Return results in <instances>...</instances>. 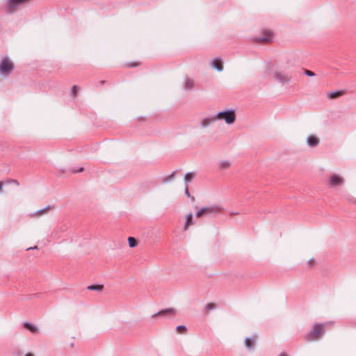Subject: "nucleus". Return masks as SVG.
<instances>
[{
	"instance_id": "f257e3e1",
	"label": "nucleus",
	"mask_w": 356,
	"mask_h": 356,
	"mask_svg": "<svg viewBox=\"0 0 356 356\" xmlns=\"http://www.w3.org/2000/svg\"><path fill=\"white\" fill-rule=\"evenodd\" d=\"M217 120H224L226 124H233L236 120V113L233 108L223 110L215 115Z\"/></svg>"
},
{
	"instance_id": "f03ea898",
	"label": "nucleus",
	"mask_w": 356,
	"mask_h": 356,
	"mask_svg": "<svg viewBox=\"0 0 356 356\" xmlns=\"http://www.w3.org/2000/svg\"><path fill=\"white\" fill-rule=\"evenodd\" d=\"M324 325L321 323L314 324L310 332L305 336V339L308 341H313L318 339L323 334Z\"/></svg>"
},
{
	"instance_id": "7ed1b4c3",
	"label": "nucleus",
	"mask_w": 356,
	"mask_h": 356,
	"mask_svg": "<svg viewBox=\"0 0 356 356\" xmlns=\"http://www.w3.org/2000/svg\"><path fill=\"white\" fill-rule=\"evenodd\" d=\"M14 65L8 57L3 58L0 63V72L2 75L8 76L13 70Z\"/></svg>"
},
{
	"instance_id": "20e7f679",
	"label": "nucleus",
	"mask_w": 356,
	"mask_h": 356,
	"mask_svg": "<svg viewBox=\"0 0 356 356\" xmlns=\"http://www.w3.org/2000/svg\"><path fill=\"white\" fill-rule=\"evenodd\" d=\"M204 216H209L211 217L215 216L216 214L220 212L222 207L219 205L213 204L208 207H202Z\"/></svg>"
},
{
	"instance_id": "39448f33",
	"label": "nucleus",
	"mask_w": 356,
	"mask_h": 356,
	"mask_svg": "<svg viewBox=\"0 0 356 356\" xmlns=\"http://www.w3.org/2000/svg\"><path fill=\"white\" fill-rule=\"evenodd\" d=\"M343 184V179L339 175L334 174L330 177L329 185L331 187H334V186H337L338 185H341Z\"/></svg>"
},
{
	"instance_id": "423d86ee",
	"label": "nucleus",
	"mask_w": 356,
	"mask_h": 356,
	"mask_svg": "<svg viewBox=\"0 0 356 356\" xmlns=\"http://www.w3.org/2000/svg\"><path fill=\"white\" fill-rule=\"evenodd\" d=\"M176 314V310L173 308H167L161 309V311H159L158 312L152 315V318H154L156 316H166L168 315H175Z\"/></svg>"
},
{
	"instance_id": "0eeeda50",
	"label": "nucleus",
	"mask_w": 356,
	"mask_h": 356,
	"mask_svg": "<svg viewBox=\"0 0 356 356\" xmlns=\"http://www.w3.org/2000/svg\"><path fill=\"white\" fill-rule=\"evenodd\" d=\"M274 77L277 81H279L283 84L288 83L291 79V76L282 74L280 72H275L274 73Z\"/></svg>"
},
{
	"instance_id": "6e6552de",
	"label": "nucleus",
	"mask_w": 356,
	"mask_h": 356,
	"mask_svg": "<svg viewBox=\"0 0 356 356\" xmlns=\"http://www.w3.org/2000/svg\"><path fill=\"white\" fill-rule=\"evenodd\" d=\"M319 138L314 135H310L307 138V144L309 147H314L319 145Z\"/></svg>"
},
{
	"instance_id": "1a4fd4ad",
	"label": "nucleus",
	"mask_w": 356,
	"mask_h": 356,
	"mask_svg": "<svg viewBox=\"0 0 356 356\" xmlns=\"http://www.w3.org/2000/svg\"><path fill=\"white\" fill-rule=\"evenodd\" d=\"M211 66L218 72L223 70L222 60L220 58H215L211 61Z\"/></svg>"
},
{
	"instance_id": "9d476101",
	"label": "nucleus",
	"mask_w": 356,
	"mask_h": 356,
	"mask_svg": "<svg viewBox=\"0 0 356 356\" xmlns=\"http://www.w3.org/2000/svg\"><path fill=\"white\" fill-rule=\"evenodd\" d=\"M216 121H217V120L216 119V116L215 115H212V116H210V117H207L204 119L202 120L201 121V126L204 128H207L208 127L210 124H211L212 123L215 122Z\"/></svg>"
},
{
	"instance_id": "9b49d317",
	"label": "nucleus",
	"mask_w": 356,
	"mask_h": 356,
	"mask_svg": "<svg viewBox=\"0 0 356 356\" xmlns=\"http://www.w3.org/2000/svg\"><path fill=\"white\" fill-rule=\"evenodd\" d=\"M28 0H7V5L8 7L9 12L11 13V9L13 8L25 3Z\"/></svg>"
},
{
	"instance_id": "f8f14e48",
	"label": "nucleus",
	"mask_w": 356,
	"mask_h": 356,
	"mask_svg": "<svg viewBox=\"0 0 356 356\" xmlns=\"http://www.w3.org/2000/svg\"><path fill=\"white\" fill-rule=\"evenodd\" d=\"M218 168L219 170H227L228 169L232 163L229 160H222L218 162Z\"/></svg>"
},
{
	"instance_id": "ddd939ff",
	"label": "nucleus",
	"mask_w": 356,
	"mask_h": 356,
	"mask_svg": "<svg viewBox=\"0 0 356 356\" xmlns=\"http://www.w3.org/2000/svg\"><path fill=\"white\" fill-rule=\"evenodd\" d=\"M194 87V81L188 77H186L184 79V89L186 90H192Z\"/></svg>"
},
{
	"instance_id": "4468645a",
	"label": "nucleus",
	"mask_w": 356,
	"mask_h": 356,
	"mask_svg": "<svg viewBox=\"0 0 356 356\" xmlns=\"http://www.w3.org/2000/svg\"><path fill=\"white\" fill-rule=\"evenodd\" d=\"M23 325L24 328L29 330L32 333L38 332V327L29 322H24Z\"/></svg>"
},
{
	"instance_id": "2eb2a0df",
	"label": "nucleus",
	"mask_w": 356,
	"mask_h": 356,
	"mask_svg": "<svg viewBox=\"0 0 356 356\" xmlns=\"http://www.w3.org/2000/svg\"><path fill=\"white\" fill-rule=\"evenodd\" d=\"M193 223V214L191 213H189L186 216V222L183 227L184 230H187L188 227L191 225Z\"/></svg>"
},
{
	"instance_id": "dca6fc26",
	"label": "nucleus",
	"mask_w": 356,
	"mask_h": 356,
	"mask_svg": "<svg viewBox=\"0 0 356 356\" xmlns=\"http://www.w3.org/2000/svg\"><path fill=\"white\" fill-rule=\"evenodd\" d=\"M343 94V90H336V91L327 93V97L329 99H334Z\"/></svg>"
},
{
	"instance_id": "f3484780",
	"label": "nucleus",
	"mask_w": 356,
	"mask_h": 356,
	"mask_svg": "<svg viewBox=\"0 0 356 356\" xmlns=\"http://www.w3.org/2000/svg\"><path fill=\"white\" fill-rule=\"evenodd\" d=\"M244 343L246 348H248L249 350H251L253 348V346L254 345V339L249 337L246 338L245 339Z\"/></svg>"
},
{
	"instance_id": "a211bd4d",
	"label": "nucleus",
	"mask_w": 356,
	"mask_h": 356,
	"mask_svg": "<svg viewBox=\"0 0 356 356\" xmlns=\"http://www.w3.org/2000/svg\"><path fill=\"white\" fill-rule=\"evenodd\" d=\"M87 289L90 291H102L104 289L103 284H91L88 286Z\"/></svg>"
},
{
	"instance_id": "6ab92c4d",
	"label": "nucleus",
	"mask_w": 356,
	"mask_h": 356,
	"mask_svg": "<svg viewBox=\"0 0 356 356\" xmlns=\"http://www.w3.org/2000/svg\"><path fill=\"white\" fill-rule=\"evenodd\" d=\"M195 177V174L193 172H188L184 176V181L186 184L191 182Z\"/></svg>"
},
{
	"instance_id": "aec40b11",
	"label": "nucleus",
	"mask_w": 356,
	"mask_h": 356,
	"mask_svg": "<svg viewBox=\"0 0 356 356\" xmlns=\"http://www.w3.org/2000/svg\"><path fill=\"white\" fill-rule=\"evenodd\" d=\"M128 242H129V245L130 248H134L138 244L137 241L136 240V238H134V237H131V236H129L128 238Z\"/></svg>"
},
{
	"instance_id": "412c9836",
	"label": "nucleus",
	"mask_w": 356,
	"mask_h": 356,
	"mask_svg": "<svg viewBox=\"0 0 356 356\" xmlns=\"http://www.w3.org/2000/svg\"><path fill=\"white\" fill-rule=\"evenodd\" d=\"M270 40V38L268 36H261L256 38V41L259 42H268Z\"/></svg>"
},
{
	"instance_id": "4be33fe9",
	"label": "nucleus",
	"mask_w": 356,
	"mask_h": 356,
	"mask_svg": "<svg viewBox=\"0 0 356 356\" xmlns=\"http://www.w3.org/2000/svg\"><path fill=\"white\" fill-rule=\"evenodd\" d=\"M50 209H51V205H48L46 207H44V209L37 211L35 212V214L42 215V214L44 213L45 212L48 211L49 210H50Z\"/></svg>"
},
{
	"instance_id": "5701e85b",
	"label": "nucleus",
	"mask_w": 356,
	"mask_h": 356,
	"mask_svg": "<svg viewBox=\"0 0 356 356\" xmlns=\"http://www.w3.org/2000/svg\"><path fill=\"white\" fill-rule=\"evenodd\" d=\"M184 193L187 197H190L193 202L195 201V197L191 195V193L188 191V188L187 186H186L185 187Z\"/></svg>"
},
{
	"instance_id": "b1692460",
	"label": "nucleus",
	"mask_w": 356,
	"mask_h": 356,
	"mask_svg": "<svg viewBox=\"0 0 356 356\" xmlns=\"http://www.w3.org/2000/svg\"><path fill=\"white\" fill-rule=\"evenodd\" d=\"M176 330L177 331H180L181 332H184L186 331V327L185 325H178L177 327H176Z\"/></svg>"
},
{
	"instance_id": "393cba45",
	"label": "nucleus",
	"mask_w": 356,
	"mask_h": 356,
	"mask_svg": "<svg viewBox=\"0 0 356 356\" xmlns=\"http://www.w3.org/2000/svg\"><path fill=\"white\" fill-rule=\"evenodd\" d=\"M175 172H172L170 175H169L167 178L165 179L164 182H168L172 179L175 177Z\"/></svg>"
},
{
	"instance_id": "a878e982",
	"label": "nucleus",
	"mask_w": 356,
	"mask_h": 356,
	"mask_svg": "<svg viewBox=\"0 0 356 356\" xmlns=\"http://www.w3.org/2000/svg\"><path fill=\"white\" fill-rule=\"evenodd\" d=\"M305 74L308 76H310V77L315 76V73L314 72H312L310 70H305Z\"/></svg>"
},
{
	"instance_id": "bb28decb",
	"label": "nucleus",
	"mask_w": 356,
	"mask_h": 356,
	"mask_svg": "<svg viewBox=\"0 0 356 356\" xmlns=\"http://www.w3.org/2000/svg\"><path fill=\"white\" fill-rule=\"evenodd\" d=\"M77 91H78V88H77V86H73L72 87V88H71V91H70V92H71V94H72V95H76V94Z\"/></svg>"
},
{
	"instance_id": "cd10ccee",
	"label": "nucleus",
	"mask_w": 356,
	"mask_h": 356,
	"mask_svg": "<svg viewBox=\"0 0 356 356\" xmlns=\"http://www.w3.org/2000/svg\"><path fill=\"white\" fill-rule=\"evenodd\" d=\"M203 216H204L203 210H202V208H201L200 209H199V210L197 211V213H196V214H195V216H196L197 218H201V217H202Z\"/></svg>"
},
{
	"instance_id": "c85d7f7f",
	"label": "nucleus",
	"mask_w": 356,
	"mask_h": 356,
	"mask_svg": "<svg viewBox=\"0 0 356 356\" xmlns=\"http://www.w3.org/2000/svg\"><path fill=\"white\" fill-rule=\"evenodd\" d=\"M7 184H15V185H17V186H19V184L18 181H17V180H16V179H8V180L7 181Z\"/></svg>"
},
{
	"instance_id": "c756f323",
	"label": "nucleus",
	"mask_w": 356,
	"mask_h": 356,
	"mask_svg": "<svg viewBox=\"0 0 356 356\" xmlns=\"http://www.w3.org/2000/svg\"><path fill=\"white\" fill-rule=\"evenodd\" d=\"M215 307H216V306H215V305H214V304H213V303H208V304L206 305V309H209V310L213 309Z\"/></svg>"
},
{
	"instance_id": "7c9ffc66",
	"label": "nucleus",
	"mask_w": 356,
	"mask_h": 356,
	"mask_svg": "<svg viewBox=\"0 0 356 356\" xmlns=\"http://www.w3.org/2000/svg\"><path fill=\"white\" fill-rule=\"evenodd\" d=\"M128 67H136L138 65V63H134V62H131V63H129L127 64Z\"/></svg>"
},
{
	"instance_id": "2f4dec72",
	"label": "nucleus",
	"mask_w": 356,
	"mask_h": 356,
	"mask_svg": "<svg viewBox=\"0 0 356 356\" xmlns=\"http://www.w3.org/2000/svg\"><path fill=\"white\" fill-rule=\"evenodd\" d=\"M38 249V246L37 245H35L33 247H30L29 248L26 249V250H36Z\"/></svg>"
},
{
	"instance_id": "473e14b6",
	"label": "nucleus",
	"mask_w": 356,
	"mask_h": 356,
	"mask_svg": "<svg viewBox=\"0 0 356 356\" xmlns=\"http://www.w3.org/2000/svg\"><path fill=\"white\" fill-rule=\"evenodd\" d=\"M82 171H83V168H80L77 170H74L73 172H81Z\"/></svg>"
},
{
	"instance_id": "72a5a7b5",
	"label": "nucleus",
	"mask_w": 356,
	"mask_h": 356,
	"mask_svg": "<svg viewBox=\"0 0 356 356\" xmlns=\"http://www.w3.org/2000/svg\"><path fill=\"white\" fill-rule=\"evenodd\" d=\"M39 296V293H35V294H33L30 296V298H38Z\"/></svg>"
},
{
	"instance_id": "f704fd0d",
	"label": "nucleus",
	"mask_w": 356,
	"mask_h": 356,
	"mask_svg": "<svg viewBox=\"0 0 356 356\" xmlns=\"http://www.w3.org/2000/svg\"><path fill=\"white\" fill-rule=\"evenodd\" d=\"M3 186V184L2 182H0V193H2Z\"/></svg>"
},
{
	"instance_id": "c9c22d12",
	"label": "nucleus",
	"mask_w": 356,
	"mask_h": 356,
	"mask_svg": "<svg viewBox=\"0 0 356 356\" xmlns=\"http://www.w3.org/2000/svg\"><path fill=\"white\" fill-rule=\"evenodd\" d=\"M25 356H34V355L33 354L29 353V354L25 355Z\"/></svg>"
},
{
	"instance_id": "e433bc0d",
	"label": "nucleus",
	"mask_w": 356,
	"mask_h": 356,
	"mask_svg": "<svg viewBox=\"0 0 356 356\" xmlns=\"http://www.w3.org/2000/svg\"><path fill=\"white\" fill-rule=\"evenodd\" d=\"M312 259L309 260V261H308V263H309V264H312Z\"/></svg>"
},
{
	"instance_id": "4c0bfd02",
	"label": "nucleus",
	"mask_w": 356,
	"mask_h": 356,
	"mask_svg": "<svg viewBox=\"0 0 356 356\" xmlns=\"http://www.w3.org/2000/svg\"><path fill=\"white\" fill-rule=\"evenodd\" d=\"M280 356H286L285 354H281Z\"/></svg>"
},
{
	"instance_id": "58836bf2",
	"label": "nucleus",
	"mask_w": 356,
	"mask_h": 356,
	"mask_svg": "<svg viewBox=\"0 0 356 356\" xmlns=\"http://www.w3.org/2000/svg\"><path fill=\"white\" fill-rule=\"evenodd\" d=\"M104 82H105L104 81H101V83H102V84H104Z\"/></svg>"
}]
</instances>
